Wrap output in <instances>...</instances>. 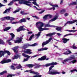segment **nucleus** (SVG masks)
Wrapping results in <instances>:
<instances>
[{"label": "nucleus", "instance_id": "f257e3e1", "mask_svg": "<svg viewBox=\"0 0 77 77\" xmlns=\"http://www.w3.org/2000/svg\"><path fill=\"white\" fill-rule=\"evenodd\" d=\"M14 2H19V4H23V5H26L27 6L31 7V4H29V3H31L30 1H28L26 0H13Z\"/></svg>", "mask_w": 77, "mask_h": 77}, {"label": "nucleus", "instance_id": "f03ea898", "mask_svg": "<svg viewBox=\"0 0 77 77\" xmlns=\"http://www.w3.org/2000/svg\"><path fill=\"white\" fill-rule=\"evenodd\" d=\"M54 66V65L52 66L49 68V71L47 72V74H50V75H54V74H60V72H58L57 70H54L52 71L51 70L53 69V68Z\"/></svg>", "mask_w": 77, "mask_h": 77}, {"label": "nucleus", "instance_id": "7ed1b4c3", "mask_svg": "<svg viewBox=\"0 0 77 77\" xmlns=\"http://www.w3.org/2000/svg\"><path fill=\"white\" fill-rule=\"evenodd\" d=\"M8 54V55L10 56L11 55V52L8 51H0V57H2L3 56H4L5 54Z\"/></svg>", "mask_w": 77, "mask_h": 77}, {"label": "nucleus", "instance_id": "20e7f679", "mask_svg": "<svg viewBox=\"0 0 77 77\" xmlns=\"http://www.w3.org/2000/svg\"><path fill=\"white\" fill-rule=\"evenodd\" d=\"M75 59V56H73L72 57H70L69 58H67L66 59L64 60L62 62V63L63 64H65V62H69V61L71 60H72V59Z\"/></svg>", "mask_w": 77, "mask_h": 77}, {"label": "nucleus", "instance_id": "39448f33", "mask_svg": "<svg viewBox=\"0 0 77 77\" xmlns=\"http://www.w3.org/2000/svg\"><path fill=\"white\" fill-rule=\"evenodd\" d=\"M23 37H20V38H18V40H14V43H17V44H20L22 42V40L23 39Z\"/></svg>", "mask_w": 77, "mask_h": 77}, {"label": "nucleus", "instance_id": "423d86ee", "mask_svg": "<svg viewBox=\"0 0 77 77\" xmlns=\"http://www.w3.org/2000/svg\"><path fill=\"white\" fill-rule=\"evenodd\" d=\"M11 62V60L8 59L7 60H6L4 59L2 61L0 62V63L2 64H4V63H9V62Z\"/></svg>", "mask_w": 77, "mask_h": 77}, {"label": "nucleus", "instance_id": "0eeeda50", "mask_svg": "<svg viewBox=\"0 0 77 77\" xmlns=\"http://www.w3.org/2000/svg\"><path fill=\"white\" fill-rule=\"evenodd\" d=\"M57 64V62H53L52 63H47L46 64L45 66H46V67H48V66H51V65H56Z\"/></svg>", "mask_w": 77, "mask_h": 77}, {"label": "nucleus", "instance_id": "6e6552de", "mask_svg": "<svg viewBox=\"0 0 77 77\" xmlns=\"http://www.w3.org/2000/svg\"><path fill=\"white\" fill-rule=\"evenodd\" d=\"M16 30L17 32H19L20 31H24L26 30V29L23 28V26H21L19 27L18 29H17Z\"/></svg>", "mask_w": 77, "mask_h": 77}, {"label": "nucleus", "instance_id": "1a4fd4ad", "mask_svg": "<svg viewBox=\"0 0 77 77\" xmlns=\"http://www.w3.org/2000/svg\"><path fill=\"white\" fill-rule=\"evenodd\" d=\"M47 58L46 56H44L38 59V61H42V60H45Z\"/></svg>", "mask_w": 77, "mask_h": 77}, {"label": "nucleus", "instance_id": "9d476101", "mask_svg": "<svg viewBox=\"0 0 77 77\" xmlns=\"http://www.w3.org/2000/svg\"><path fill=\"white\" fill-rule=\"evenodd\" d=\"M76 21H77V20H73L72 21H68L66 23L64 24V26H66L67 24H73V23H74L75 22H76Z\"/></svg>", "mask_w": 77, "mask_h": 77}, {"label": "nucleus", "instance_id": "9b49d317", "mask_svg": "<svg viewBox=\"0 0 77 77\" xmlns=\"http://www.w3.org/2000/svg\"><path fill=\"white\" fill-rule=\"evenodd\" d=\"M32 50L29 49H26V51H23L24 53H26V54H32V53L31 52Z\"/></svg>", "mask_w": 77, "mask_h": 77}, {"label": "nucleus", "instance_id": "f8f14e48", "mask_svg": "<svg viewBox=\"0 0 77 77\" xmlns=\"http://www.w3.org/2000/svg\"><path fill=\"white\" fill-rule=\"evenodd\" d=\"M29 71L30 72V73L31 74H34L35 75H39L40 74L39 73L37 72H35L34 71H32V69L30 70Z\"/></svg>", "mask_w": 77, "mask_h": 77}, {"label": "nucleus", "instance_id": "ddd939ff", "mask_svg": "<svg viewBox=\"0 0 77 77\" xmlns=\"http://www.w3.org/2000/svg\"><path fill=\"white\" fill-rule=\"evenodd\" d=\"M18 48V46H15L12 48V50H13L15 53L17 54L18 53V50H17Z\"/></svg>", "mask_w": 77, "mask_h": 77}, {"label": "nucleus", "instance_id": "4468645a", "mask_svg": "<svg viewBox=\"0 0 77 77\" xmlns=\"http://www.w3.org/2000/svg\"><path fill=\"white\" fill-rule=\"evenodd\" d=\"M53 27H56V30H57V31H59L60 32L62 30V27L60 26H54Z\"/></svg>", "mask_w": 77, "mask_h": 77}, {"label": "nucleus", "instance_id": "2eb2a0df", "mask_svg": "<svg viewBox=\"0 0 77 77\" xmlns=\"http://www.w3.org/2000/svg\"><path fill=\"white\" fill-rule=\"evenodd\" d=\"M63 40V44H65L68 42V41H69V38L67 39L66 38H63L62 39Z\"/></svg>", "mask_w": 77, "mask_h": 77}, {"label": "nucleus", "instance_id": "dca6fc26", "mask_svg": "<svg viewBox=\"0 0 77 77\" xmlns=\"http://www.w3.org/2000/svg\"><path fill=\"white\" fill-rule=\"evenodd\" d=\"M57 18H58V16L55 15V17L51 20H50L49 22V23H50V21H51L52 22H53V21H55V20H56L57 19Z\"/></svg>", "mask_w": 77, "mask_h": 77}, {"label": "nucleus", "instance_id": "f3484780", "mask_svg": "<svg viewBox=\"0 0 77 77\" xmlns=\"http://www.w3.org/2000/svg\"><path fill=\"white\" fill-rule=\"evenodd\" d=\"M26 20L25 18H22L19 21H18L19 23H21L24 22H26Z\"/></svg>", "mask_w": 77, "mask_h": 77}, {"label": "nucleus", "instance_id": "a211bd4d", "mask_svg": "<svg viewBox=\"0 0 77 77\" xmlns=\"http://www.w3.org/2000/svg\"><path fill=\"white\" fill-rule=\"evenodd\" d=\"M10 35H11V37L10 39H11V40H12V41H14V38L15 36V35L13 33H10Z\"/></svg>", "mask_w": 77, "mask_h": 77}, {"label": "nucleus", "instance_id": "6ab92c4d", "mask_svg": "<svg viewBox=\"0 0 77 77\" xmlns=\"http://www.w3.org/2000/svg\"><path fill=\"white\" fill-rule=\"evenodd\" d=\"M40 26L38 27V28L40 29L42 28V27L44 26V23L42 22H41L39 24Z\"/></svg>", "mask_w": 77, "mask_h": 77}, {"label": "nucleus", "instance_id": "aec40b11", "mask_svg": "<svg viewBox=\"0 0 77 77\" xmlns=\"http://www.w3.org/2000/svg\"><path fill=\"white\" fill-rule=\"evenodd\" d=\"M53 35H55V33L54 32H50L48 34H47L46 36H51Z\"/></svg>", "mask_w": 77, "mask_h": 77}, {"label": "nucleus", "instance_id": "412c9836", "mask_svg": "<svg viewBox=\"0 0 77 77\" xmlns=\"http://www.w3.org/2000/svg\"><path fill=\"white\" fill-rule=\"evenodd\" d=\"M11 27L10 26H8L6 27L5 29H4L3 30L4 32H6V31H8V30H9V29H11Z\"/></svg>", "mask_w": 77, "mask_h": 77}, {"label": "nucleus", "instance_id": "4be33fe9", "mask_svg": "<svg viewBox=\"0 0 77 77\" xmlns=\"http://www.w3.org/2000/svg\"><path fill=\"white\" fill-rule=\"evenodd\" d=\"M48 49L47 48H42L38 49V51H44V50H47Z\"/></svg>", "mask_w": 77, "mask_h": 77}, {"label": "nucleus", "instance_id": "5701e85b", "mask_svg": "<svg viewBox=\"0 0 77 77\" xmlns=\"http://www.w3.org/2000/svg\"><path fill=\"white\" fill-rule=\"evenodd\" d=\"M37 45H38V43H35L32 45L29 44L28 45V46H29V47H35L36 46H37Z\"/></svg>", "mask_w": 77, "mask_h": 77}, {"label": "nucleus", "instance_id": "b1692460", "mask_svg": "<svg viewBox=\"0 0 77 77\" xmlns=\"http://www.w3.org/2000/svg\"><path fill=\"white\" fill-rule=\"evenodd\" d=\"M26 66L28 67H29V68H32L35 66V64H28L26 65Z\"/></svg>", "mask_w": 77, "mask_h": 77}, {"label": "nucleus", "instance_id": "393cba45", "mask_svg": "<svg viewBox=\"0 0 77 77\" xmlns=\"http://www.w3.org/2000/svg\"><path fill=\"white\" fill-rule=\"evenodd\" d=\"M65 12H66V10L63 9L60 11V13L61 14H64Z\"/></svg>", "mask_w": 77, "mask_h": 77}, {"label": "nucleus", "instance_id": "a878e982", "mask_svg": "<svg viewBox=\"0 0 77 77\" xmlns=\"http://www.w3.org/2000/svg\"><path fill=\"white\" fill-rule=\"evenodd\" d=\"M45 27H54V26L51 25H50L49 24H47L45 25Z\"/></svg>", "mask_w": 77, "mask_h": 77}, {"label": "nucleus", "instance_id": "bb28decb", "mask_svg": "<svg viewBox=\"0 0 77 77\" xmlns=\"http://www.w3.org/2000/svg\"><path fill=\"white\" fill-rule=\"evenodd\" d=\"M47 44H48V43L47 41L45 42H43L42 44V47H44V45H47Z\"/></svg>", "mask_w": 77, "mask_h": 77}, {"label": "nucleus", "instance_id": "cd10ccee", "mask_svg": "<svg viewBox=\"0 0 77 77\" xmlns=\"http://www.w3.org/2000/svg\"><path fill=\"white\" fill-rule=\"evenodd\" d=\"M49 30V29L48 28H42L41 29H39V31L40 32H41V31H43V30Z\"/></svg>", "mask_w": 77, "mask_h": 77}, {"label": "nucleus", "instance_id": "c85d7f7f", "mask_svg": "<svg viewBox=\"0 0 77 77\" xmlns=\"http://www.w3.org/2000/svg\"><path fill=\"white\" fill-rule=\"evenodd\" d=\"M10 10H11V9L10 8L6 9L5 11L4 12L3 14H6V13H7V12L8 11V12H9V11H10Z\"/></svg>", "mask_w": 77, "mask_h": 77}, {"label": "nucleus", "instance_id": "c756f323", "mask_svg": "<svg viewBox=\"0 0 77 77\" xmlns=\"http://www.w3.org/2000/svg\"><path fill=\"white\" fill-rule=\"evenodd\" d=\"M5 43L3 40L0 39V44H2V45H5Z\"/></svg>", "mask_w": 77, "mask_h": 77}, {"label": "nucleus", "instance_id": "7c9ffc66", "mask_svg": "<svg viewBox=\"0 0 77 77\" xmlns=\"http://www.w3.org/2000/svg\"><path fill=\"white\" fill-rule=\"evenodd\" d=\"M11 41H12V40H11V39L8 40L7 41V42L8 43L9 45H12V43L11 42Z\"/></svg>", "mask_w": 77, "mask_h": 77}, {"label": "nucleus", "instance_id": "2f4dec72", "mask_svg": "<svg viewBox=\"0 0 77 77\" xmlns=\"http://www.w3.org/2000/svg\"><path fill=\"white\" fill-rule=\"evenodd\" d=\"M34 65H35V68H39V67H41V65L38 64H36Z\"/></svg>", "mask_w": 77, "mask_h": 77}, {"label": "nucleus", "instance_id": "473e14b6", "mask_svg": "<svg viewBox=\"0 0 77 77\" xmlns=\"http://www.w3.org/2000/svg\"><path fill=\"white\" fill-rule=\"evenodd\" d=\"M5 73H7V71H4L0 73V75H2L4 74H5Z\"/></svg>", "mask_w": 77, "mask_h": 77}, {"label": "nucleus", "instance_id": "72a5a7b5", "mask_svg": "<svg viewBox=\"0 0 77 77\" xmlns=\"http://www.w3.org/2000/svg\"><path fill=\"white\" fill-rule=\"evenodd\" d=\"M71 5H77V3L76 2H73L70 4Z\"/></svg>", "mask_w": 77, "mask_h": 77}, {"label": "nucleus", "instance_id": "f704fd0d", "mask_svg": "<svg viewBox=\"0 0 77 77\" xmlns=\"http://www.w3.org/2000/svg\"><path fill=\"white\" fill-rule=\"evenodd\" d=\"M22 55H23V56H24V57H28V58H29V57H30V56H29L28 55H26V54L24 53H23L22 54Z\"/></svg>", "mask_w": 77, "mask_h": 77}, {"label": "nucleus", "instance_id": "c9c22d12", "mask_svg": "<svg viewBox=\"0 0 77 77\" xmlns=\"http://www.w3.org/2000/svg\"><path fill=\"white\" fill-rule=\"evenodd\" d=\"M66 54L67 55L69 54H71L72 52L71 51H70L69 50H68L66 52Z\"/></svg>", "mask_w": 77, "mask_h": 77}, {"label": "nucleus", "instance_id": "e433bc0d", "mask_svg": "<svg viewBox=\"0 0 77 77\" xmlns=\"http://www.w3.org/2000/svg\"><path fill=\"white\" fill-rule=\"evenodd\" d=\"M15 76V75L14 74H8L7 76V77H12L13 76Z\"/></svg>", "mask_w": 77, "mask_h": 77}, {"label": "nucleus", "instance_id": "4c0bfd02", "mask_svg": "<svg viewBox=\"0 0 77 77\" xmlns=\"http://www.w3.org/2000/svg\"><path fill=\"white\" fill-rule=\"evenodd\" d=\"M42 75H35L33 76V77H42Z\"/></svg>", "mask_w": 77, "mask_h": 77}, {"label": "nucleus", "instance_id": "58836bf2", "mask_svg": "<svg viewBox=\"0 0 77 77\" xmlns=\"http://www.w3.org/2000/svg\"><path fill=\"white\" fill-rule=\"evenodd\" d=\"M47 17H48L47 14L46 15L43 17V19H44V20H47Z\"/></svg>", "mask_w": 77, "mask_h": 77}, {"label": "nucleus", "instance_id": "ea45409f", "mask_svg": "<svg viewBox=\"0 0 77 77\" xmlns=\"http://www.w3.org/2000/svg\"><path fill=\"white\" fill-rule=\"evenodd\" d=\"M71 63H76L77 62V60H73V61H71Z\"/></svg>", "mask_w": 77, "mask_h": 77}, {"label": "nucleus", "instance_id": "a19ab883", "mask_svg": "<svg viewBox=\"0 0 77 77\" xmlns=\"http://www.w3.org/2000/svg\"><path fill=\"white\" fill-rule=\"evenodd\" d=\"M22 68V66L21 65L18 66L16 67L17 69H20V68Z\"/></svg>", "mask_w": 77, "mask_h": 77}, {"label": "nucleus", "instance_id": "79ce46f5", "mask_svg": "<svg viewBox=\"0 0 77 77\" xmlns=\"http://www.w3.org/2000/svg\"><path fill=\"white\" fill-rule=\"evenodd\" d=\"M70 71L71 72H75V71H76V72H77V70L76 69H75L71 70Z\"/></svg>", "mask_w": 77, "mask_h": 77}, {"label": "nucleus", "instance_id": "37998d69", "mask_svg": "<svg viewBox=\"0 0 77 77\" xmlns=\"http://www.w3.org/2000/svg\"><path fill=\"white\" fill-rule=\"evenodd\" d=\"M18 55H15L14 57L13 58V59H18Z\"/></svg>", "mask_w": 77, "mask_h": 77}, {"label": "nucleus", "instance_id": "c03bdc74", "mask_svg": "<svg viewBox=\"0 0 77 77\" xmlns=\"http://www.w3.org/2000/svg\"><path fill=\"white\" fill-rule=\"evenodd\" d=\"M34 36V34H32L30 37L29 40H30L32 39L33 37Z\"/></svg>", "mask_w": 77, "mask_h": 77}, {"label": "nucleus", "instance_id": "a18cd8bd", "mask_svg": "<svg viewBox=\"0 0 77 77\" xmlns=\"http://www.w3.org/2000/svg\"><path fill=\"white\" fill-rule=\"evenodd\" d=\"M13 3H14V2H13V1H11L10 2V3L8 4V6H11V5H12Z\"/></svg>", "mask_w": 77, "mask_h": 77}, {"label": "nucleus", "instance_id": "49530a36", "mask_svg": "<svg viewBox=\"0 0 77 77\" xmlns=\"http://www.w3.org/2000/svg\"><path fill=\"white\" fill-rule=\"evenodd\" d=\"M5 20H10L11 19V17H9V16H8L7 17H5Z\"/></svg>", "mask_w": 77, "mask_h": 77}, {"label": "nucleus", "instance_id": "de8ad7c7", "mask_svg": "<svg viewBox=\"0 0 77 77\" xmlns=\"http://www.w3.org/2000/svg\"><path fill=\"white\" fill-rule=\"evenodd\" d=\"M69 35H72V34H68L65 35L64 36V37H66V36H69Z\"/></svg>", "mask_w": 77, "mask_h": 77}, {"label": "nucleus", "instance_id": "09e8293b", "mask_svg": "<svg viewBox=\"0 0 77 77\" xmlns=\"http://www.w3.org/2000/svg\"><path fill=\"white\" fill-rule=\"evenodd\" d=\"M52 39V38H50L47 41H46L48 42V43H49V42L51 41V40Z\"/></svg>", "mask_w": 77, "mask_h": 77}, {"label": "nucleus", "instance_id": "8fccbe9b", "mask_svg": "<svg viewBox=\"0 0 77 77\" xmlns=\"http://www.w3.org/2000/svg\"><path fill=\"white\" fill-rule=\"evenodd\" d=\"M19 11H20V9H19L14 11V12H13L15 14V13H16V12H19Z\"/></svg>", "mask_w": 77, "mask_h": 77}, {"label": "nucleus", "instance_id": "3c124183", "mask_svg": "<svg viewBox=\"0 0 77 77\" xmlns=\"http://www.w3.org/2000/svg\"><path fill=\"white\" fill-rule=\"evenodd\" d=\"M48 17H49V18H52V15L51 14H47Z\"/></svg>", "mask_w": 77, "mask_h": 77}, {"label": "nucleus", "instance_id": "603ef678", "mask_svg": "<svg viewBox=\"0 0 77 77\" xmlns=\"http://www.w3.org/2000/svg\"><path fill=\"white\" fill-rule=\"evenodd\" d=\"M32 17H34V18H35L36 19H37V20H39V18L37 16H32Z\"/></svg>", "mask_w": 77, "mask_h": 77}, {"label": "nucleus", "instance_id": "864d4df0", "mask_svg": "<svg viewBox=\"0 0 77 77\" xmlns=\"http://www.w3.org/2000/svg\"><path fill=\"white\" fill-rule=\"evenodd\" d=\"M41 33V31L39 32L38 33V34H36V36H40Z\"/></svg>", "mask_w": 77, "mask_h": 77}, {"label": "nucleus", "instance_id": "5fc2aeb1", "mask_svg": "<svg viewBox=\"0 0 77 77\" xmlns=\"http://www.w3.org/2000/svg\"><path fill=\"white\" fill-rule=\"evenodd\" d=\"M1 21H5L6 20L5 17L2 18L1 19Z\"/></svg>", "mask_w": 77, "mask_h": 77}, {"label": "nucleus", "instance_id": "6e6d98bb", "mask_svg": "<svg viewBox=\"0 0 77 77\" xmlns=\"http://www.w3.org/2000/svg\"><path fill=\"white\" fill-rule=\"evenodd\" d=\"M44 11H45V10H43L41 12H39L38 13L39 14H42L43 13V12H44Z\"/></svg>", "mask_w": 77, "mask_h": 77}, {"label": "nucleus", "instance_id": "4d7b16f0", "mask_svg": "<svg viewBox=\"0 0 77 77\" xmlns=\"http://www.w3.org/2000/svg\"><path fill=\"white\" fill-rule=\"evenodd\" d=\"M36 0H35V1H33V2H32V3L30 2V3H33V4H34V5H35V4H36Z\"/></svg>", "mask_w": 77, "mask_h": 77}, {"label": "nucleus", "instance_id": "13d9d810", "mask_svg": "<svg viewBox=\"0 0 77 77\" xmlns=\"http://www.w3.org/2000/svg\"><path fill=\"white\" fill-rule=\"evenodd\" d=\"M23 48L24 49H26V48H27V45H25L23 47Z\"/></svg>", "mask_w": 77, "mask_h": 77}, {"label": "nucleus", "instance_id": "bf43d9fd", "mask_svg": "<svg viewBox=\"0 0 77 77\" xmlns=\"http://www.w3.org/2000/svg\"><path fill=\"white\" fill-rule=\"evenodd\" d=\"M6 5H4L2 4L1 3H0V8H1V7H2L3 6H5Z\"/></svg>", "mask_w": 77, "mask_h": 77}, {"label": "nucleus", "instance_id": "052dcab7", "mask_svg": "<svg viewBox=\"0 0 77 77\" xmlns=\"http://www.w3.org/2000/svg\"><path fill=\"white\" fill-rule=\"evenodd\" d=\"M72 48L74 50H75L77 49V47L76 46H72Z\"/></svg>", "mask_w": 77, "mask_h": 77}, {"label": "nucleus", "instance_id": "680f3d73", "mask_svg": "<svg viewBox=\"0 0 77 77\" xmlns=\"http://www.w3.org/2000/svg\"><path fill=\"white\" fill-rule=\"evenodd\" d=\"M40 23H41V22H38L36 23V26H38V24H40Z\"/></svg>", "mask_w": 77, "mask_h": 77}, {"label": "nucleus", "instance_id": "e2e57ef3", "mask_svg": "<svg viewBox=\"0 0 77 77\" xmlns=\"http://www.w3.org/2000/svg\"><path fill=\"white\" fill-rule=\"evenodd\" d=\"M11 68L12 69H14V70H15V67L14 66L12 65L11 66Z\"/></svg>", "mask_w": 77, "mask_h": 77}, {"label": "nucleus", "instance_id": "0e129e2a", "mask_svg": "<svg viewBox=\"0 0 77 77\" xmlns=\"http://www.w3.org/2000/svg\"><path fill=\"white\" fill-rule=\"evenodd\" d=\"M27 60H28V58H26V59H25V58H24L23 62H26V61H27Z\"/></svg>", "mask_w": 77, "mask_h": 77}, {"label": "nucleus", "instance_id": "69168bd1", "mask_svg": "<svg viewBox=\"0 0 77 77\" xmlns=\"http://www.w3.org/2000/svg\"><path fill=\"white\" fill-rule=\"evenodd\" d=\"M16 23H18V22H13V23H12V24H16Z\"/></svg>", "mask_w": 77, "mask_h": 77}, {"label": "nucleus", "instance_id": "338daca9", "mask_svg": "<svg viewBox=\"0 0 77 77\" xmlns=\"http://www.w3.org/2000/svg\"><path fill=\"white\" fill-rule=\"evenodd\" d=\"M53 7H56L58 8V5H54Z\"/></svg>", "mask_w": 77, "mask_h": 77}, {"label": "nucleus", "instance_id": "774afa93", "mask_svg": "<svg viewBox=\"0 0 77 77\" xmlns=\"http://www.w3.org/2000/svg\"><path fill=\"white\" fill-rule=\"evenodd\" d=\"M15 18H13V17H11L10 20H12V21H13L14 20Z\"/></svg>", "mask_w": 77, "mask_h": 77}]
</instances>
